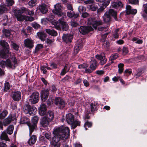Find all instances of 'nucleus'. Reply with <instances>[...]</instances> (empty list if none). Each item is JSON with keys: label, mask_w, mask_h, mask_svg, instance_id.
<instances>
[{"label": "nucleus", "mask_w": 147, "mask_h": 147, "mask_svg": "<svg viewBox=\"0 0 147 147\" xmlns=\"http://www.w3.org/2000/svg\"><path fill=\"white\" fill-rule=\"evenodd\" d=\"M69 129L68 127L58 128L53 132L54 135L51 142V147H60L61 140H65L69 136Z\"/></svg>", "instance_id": "obj_1"}, {"label": "nucleus", "mask_w": 147, "mask_h": 147, "mask_svg": "<svg viewBox=\"0 0 147 147\" xmlns=\"http://www.w3.org/2000/svg\"><path fill=\"white\" fill-rule=\"evenodd\" d=\"M0 45L2 48L0 51V56L3 58H5L8 54V56L9 57V47L8 43L4 40H1L0 41Z\"/></svg>", "instance_id": "obj_2"}, {"label": "nucleus", "mask_w": 147, "mask_h": 147, "mask_svg": "<svg viewBox=\"0 0 147 147\" xmlns=\"http://www.w3.org/2000/svg\"><path fill=\"white\" fill-rule=\"evenodd\" d=\"M59 22L56 20H54L52 22L55 28L57 30H60L61 28L60 24L62 26V28L64 31H66L69 28V26L67 23L64 21L63 18L58 20Z\"/></svg>", "instance_id": "obj_3"}, {"label": "nucleus", "mask_w": 147, "mask_h": 147, "mask_svg": "<svg viewBox=\"0 0 147 147\" xmlns=\"http://www.w3.org/2000/svg\"><path fill=\"white\" fill-rule=\"evenodd\" d=\"M66 121L69 124L71 125V127L75 128L77 126H80V122L78 121H74V115L71 113L67 114L66 115Z\"/></svg>", "instance_id": "obj_4"}, {"label": "nucleus", "mask_w": 147, "mask_h": 147, "mask_svg": "<svg viewBox=\"0 0 147 147\" xmlns=\"http://www.w3.org/2000/svg\"><path fill=\"white\" fill-rule=\"evenodd\" d=\"M39 93L38 92H35L32 93L28 98V103L31 104L37 103L39 99Z\"/></svg>", "instance_id": "obj_5"}, {"label": "nucleus", "mask_w": 147, "mask_h": 147, "mask_svg": "<svg viewBox=\"0 0 147 147\" xmlns=\"http://www.w3.org/2000/svg\"><path fill=\"white\" fill-rule=\"evenodd\" d=\"M14 14L17 20L19 21H23L24 20L32 21L34 20V18L32 17L26 16L18 13L15 12Z\"/></svg>", "instance_id": "obj_6"}, {"label": "nucleus", "mask_w": 147, "mask_h": 147, "mask_svg": "<svg viewBox=\"0 0 147 147\" xmlns=\"http://www.w3.org/2000/svg\"><path fill=\"white\" fill-rule=\"evenodd\" d=\"M6 61V67L14 69L17 65V61L16 57L12 56L7 59Z\"/></svg>", "instance_id": "obj_7"}, {"label": "nucleus", "mask_w": 147, "mask_h": 147, "mask_svg": "<svg viewBox=\"0 0 147 147\" xmlns=\"http://www.w3.org/2000/svg\"><path fill=\"white\" fill-rule=\"evenodd\" d=\"M54 9L53 10V13L59 16H61L63 15V17H66L65 13H62V7L59 3H57L54 5Z\"/></svg>", "instance_id": "obj_8"}, {"label": "nucleus", "mask_w": 147, "mask_h": 147, "mask_svg": "<svg viewBox=\"0 0 147 147\" xmlns=\"http://www.w3.org/2000/svg\"><path fill=\"white\" fill-rule=\"evenodd\" d=\"M38 120V117L36 116H35L33 117L32 119V123L31 124L30 123V124H28V126L30 131V135H31L32 132L35 129Z\"/></svg>", "instance_id": "obj_9"}, {"label": "nucleus", "mask_w": 147, "mask_h": 147, "mask_svg": "<svg viewBox=\"0 0 147 147\" xmlns=\"http://www.w3.org/2000/svg\"><path fill=\"white\" fill-rule=\"evenodd\" d=\"M96 1L101 5L100 8L97 10V12L98 13L102 11L108 5L110 2V0H96Z\"/></svg>", "instance_id": "obj_10"}, {"label": "nucleus", "mask_w": 147, "mask_h": 147, "mask_svg": "<svg viewBox=\"0 0 147 147\" xmlns=\"http://www.w3.org/2000/svg\"><path fill=\"white\" fill-rule=\"evenodd\" d=\"M88 24L92 26L94 29H96L98 26L102 24V22L100 20H96L94 19L89 18L88 20Z\"/></svg>", "instance_id": "obj_11"}, {"label": "nucleus", "mask_w": 147, "mask_h": 147, "mask_svg": "<svg viewBox=\"0 0 147 147\" xmlns=\"http://www.w3.org/2000/svg\"><path fill=\"white\" fill-rule=\"evenodd\" d=\"M36 111V109L35 107H31L28 104H27L24 107V111L26 114L28 113L30 115L33 114Z\"/></svg>", "instance_id": "obj_12"}, {"label": "nucleus", "mask_w": 147, "mask_h": 147, "mask_svg": "<svg viewBox=\"0 0 147 147\" xmlns=\"http://www.w3.org/2000/svg\"><path fill=\"white\" fill-rule=\"evenodd\" d=\"M55 104L59 109H62L65 105V103L64 100L60 97L56 98L55 99Z\"/></svg>", "instance_id": "obj_13"}, {"label": "nucleus", "mask_w": 147, "mask_h": 147, "mask_svg": "<svg viewBox=\"0 0 147 147\" xmlns=\"http://www.w3.org/2000/svg\"><path fill=\"white\" fill-rule=\"evenodd\" d=\"M49 94V90L47 89H45L42 90L40 93L41 99L44 102L46 101L48 97Z\"/></svg>", "instance_id": "obj_14"}, {"label": "nucleus", "mask_w": 147, "mask_h": 147, "mask_svg": "<svg viewBox=\"0 0 147 147\" xmlns=\"http://www.w3.org/2000/svg\"><path fill=\"white\" fill-rule=\"evenodd\" d=\"M95 57L97 59L100 60V64L101 65H104L106 62L107 59L105 58V55L103 53L100 55H96Z\"/></svg>", "instance_id": "obj_15"}, {"label": "nucleus", "mask_w": 147, "mask_h": 147, "mask_svg": "<svg viewBox=\"0 0 147 147\" xmlns=\"http://www.w3.org/2000/svg\"><path fill=\"white\" fill-rule=\"evenodd\" d=\"M33 41L30 38H27L24 41V46L25 47L31 49L34 47Z\"/></svg>", "instance_id": "obj_16"}, {"label": "nucleus", "mask_w": 147, "mask_h": 147, "mask_svg": "<svg viewBox=\"0 0 147 147\" xmlns=\"http://www.w3.org/2000/svg\"><path fill=\"white\" fill-rule=\"evenodd\" d=\"M80 32L83 34H85L88 32L90 31L93 30L91 26H81L80 27L79 29Z\"/></svg>", "instance_id": "obj_17"}, {"label": "nucleus", "mask_w": 147, "mask_h": 147, "mask_svg": "<svg viewBox=\"0 0 147 147\" xmlns=\"http://www.w3.org/2000/svg\"><path fill=\"white\" fill-rule=\"evenodd\" d=\"M73 38V36L69 34H63L62 37L63 41L66 43L71 42Z\"/></svg>", "instance_id": "obj_18"}, {"label": "nucleus", "mask_w": 147, "mask_h": 147, "mask_svg": "<svg viewBox=\"0 0 147 147\" xmlns=\"http://www.w3.org/2000/svg\"><path fill=\"white\" fill-rule=\"evenodd\" d=\"M126 13L127 14H135L137 12V10L136 9H132L131 6L127 5L126 7Z\"/></svg>", "instance_id": "obj_19"}, {"label": "nucleus", "mask_w": 147, "mask_h": 147, "mask_svg": "<svg viewBox=\"0 0 147 147\" xmlns=\"http://www.w3.org/2000/svg\"><path fill=\"white\" fill-rule=\"evenodd\" d=\"M21 92L18 91L14 92L12 93V98L13 100L16 101H18L21 98Z\"/></svg>", "instance_id": "obj_20"}, {"label": "nucleus", "mask_w": 147, "mask_h": 147, "mask_svg": "<svg viewBox=\"0 0 147 147\" xmlns=\"http://www.w3.org/2000/svg\"><path fill=\"white\" fill-rule=\"evenodd\" d=\"M90 68L92 70H94L96 68L97 65V62L95 58L92 57L90 62Z\"/></svg>", "instance_id": "obj_21"}, {"label": "nucleus", "mask_w": 147, "mask_h": 147, "mask_svg": "<svg viewBox=\"0 0 147 147\" xmlns=\"http://www.w3.org/2000/svg\"><path fill=\"white\" fill-rule=\"evenodd\" d=\"M16 120V117L14 115L10 114L5 119V122L6 124L10 123L12 121Z\"/></svg>", "instance_id": "obj_22"}, {"label": "nucleus", "mask_w": 147, "mask_h": 147, "mask_svg": "<svg viewBox=\"0 0 147 147\" xmlns=\"http://www.w3.org/2000/svg\"><path fill=\"white\" fill-rule=\"evenodd\" d=\"M47 107L45 105L42 104L41 105L39 109V113L40 115H43L46 113Z\"/></svg>", "instance_id": "obj_23"}, {"label": "nucleus", "mask_w": 147, "mask_h": 147, "mask_svg": "<svg viewBox=\"0 0 147 147\" xmlns=\"http://www.w3.org/2000/svg\"><path fill=\"white\" fill-rule=\"evenodd\" d=\"M49 121H49L46 117H44L41 119L40 123L43 127H45L48 125Z\"/></svg>", "instance_id": "obj_24"}, {"label": "nucleus", "mask_w": 147, "mask_h": 147, "mask_svg": "<svg viewBox=\"0 0 147 147\" xmlns=\"http://www.w3.org/2000/svg\"><path fill=\"white\" fill-rule=\"evenodd\" d=\"M39 9L40 12L43 14L46 13L48 11L46 5L42 4L39 6Z\"/></svg>", "instance_id": "obj_25"}, {"label": "nucleus", "mask_w": 147, "mask_h": 147, "mask_svg": "<svg viewBox=\"0 0 147 147\" xmlns=\"http://www.w3.org/2000/svg\"><path fill=\"white\" fill-rule=\"evenodd\" d=\"M54 116L53 112L51 111H49L48 112L45 117H46L49 121H51L53 119Z\"/></svg>", "instance_id": "obj_26"}, {"label": "nucleus", "mask_w": 147, "mask_h": 147, "mask_svg": "<svg viewBox=\"0 0 147 147\" xmlns=\"http://www.w3.org/2000/svg\"><path fill=\"white\" fill-rule=\"evenodd\" d=\"M37 137L34 135H33L30 138L28 141V143L30 145L34 144L36 142Z\"/></svg>", "instance_id": "obj_27"}, {"label": "nucleus", "mask_w": 147, "mask_h": 147, "mask_svg": "<svg viewBox=\"0 0 147 147\" xmlns=\"http://www.w3.org/2000/svg\"><path fill=\"white\" fill-rule=\"evenodd\" d=\"M37 35L41 40L44 41L45 40L46 34L44 32H39L37 33Z\"/></svg>", "instance_id": "obj_28"}, {"label": "nucleus", "mask_w": 147, "mask_h": 147, "mask_svg": "<svg viewBox=\"0 0 147 147\" xmlns=\"http://www.w3.org/2000/svg\"><path fill=\"white\" fill-rule=\"evenodd\" d=\"M67 15L68 17L70 18H76L79 16V14L75 13L74 11L71 12V11L67 12Z\"/></svg>", "instance_id": "obj_29"}, {"label": "nucleus", "mask_w": 147, "mask_h": 147, "mask_svg": "<svg viewBox=\"0 0 147 147\" xmlns=\"http://www.w3.org/2000/svg\"><path fill=\"white\" fill-rule=\"evenodd\" d=\"M82 44L80 43L79 44H76L74 48V54H77L79 51L82 49Z\"/></svg>", "instance_id": "obj_30"}, {"label": "nucleus", "mask_w": 147, "mask_h": 147, "mask_svg": "<svg viewBox=\"0 0 147 147\" xmlns=\"http://www.w3.org/2000/svg\"><path fill=\"white\" fill-rule=\"evenodd\" d=\"M108 13L110 16L111 15L113 16L115 20H117V19L116 16L117 12L115 11L113 9H111L109 10Z\"/></svg>", "instance_id": "obj_31"}, {"label": "nucleus", "mask_w": 147, "mask_h": 147, "mask_svg": "<svg viewBox=\"0 0 147 147\" xmlns=\"http://www.w3.org/2000/svg\"><path fill=\"white\" fill-rule=\"evenodd\" d=\"M111 5L113 7L115 8H117L119 7H122L123 6V4L120 1L113 2L112 3Z\"/></svg>", "instance_id": "obj_32"}, {"label": "nucleus", "mask_w": 147, "mask_h": 147, "mask_svg": "<svg viewBox=\"0 0 147 147\" xmlns=\"http://www.w3.org/2000/svg\"><path fill=\"white\" fill-rule=\"evenodd\" d=\"M45 31L48 34L53 36H56L57 34V32L54 30L47 29H46Z\"/></svg>", "instance_id": "obj_33"}, {"label": "nucleus", "mask_w": 147, "mask_h": 147, "mask_svg": "<svg viewBox=\"0 0 147 147\" xmlns=\"http://www.w3.org/2000/svg\"><path fill=\"white\" fill-rule=\"evenodd\" d=\"M111 19L110 16L108 14V12H106L103 17V19L104 22H108L110 21Z\"/></svg>", "instance_id": "obj_34"}, {"label": "nucleus", "mask_w": 147, "mask_h": 147, "mask_svg": "<svg viewBox=\"0 0 147 147\" xmlns=\"http://www.w3.org/2000/svg\"><path fill=\"white\" fill-rule=\"evenodd\" d=\"M30 119L26 117H24L21 118L20 123L21 124H30Z\"/></svg>", "instance_id": "obj_35"}, {"label": "nucleus", "mask_w": 147, "mask_h": 147, "mask_svg": "<svg viewBox=\"0 0 147 147\" xmlns=\"http://www.w3.org/2000/svg\"><path fill=\"white\" fill-rule=\"evenodd\" d=\"M69 70V68L68 67L67 64H66L64 67L63 69L60 73V75L61 76L64 75L66 72H68Z\"/></svg>", "instance_id": "obj_36"}, {"label": "nucleus", "mask_w": 147, "mask_h": 147, "mask_svg": "<svg viewBox=\"0 0 147 147\" xmlns=\"http://www.w3.org/2000/svg\"><path fill=\"white\" fill-rule=\"evenodd\" d=\"M0 139L2 140H4L7 141H9V139L6 133L5 132H3L1 134L0 136Z\"/></svg>", "instance_id": "obj_37"}, {"label": "nucleus", "mask_w": 147, "mask_h": 147, "mask_svg": "<svg viewBox=\"0 0 147 147\" xmlns=\"http://www.w3.org/2000/svg\"><path fill=\"white\" fill-rule=\"evenodd\" d=\"M14 127L13 125H9L7 129V132L9 134H11L13 132Z\"/></svg>", "instance_id": "obj_38"}, {"label": "nucleus", "mask_w": 147, "mask_h": 147, "mask_svg": "<svg viewBox=\"0 0 147 147\" xmlns=\"http://www.w3.org/2000/svg\"><path fill=\"white\" fill-rule=\"evenodd\" d=\"M27 9L26 8L23 7L18 10H16L15 12L18 13L22 14L23 13H26Z\"/></svg>", "instance_id": "obj_39"}, {"label": "nucleus", "mask_w": 147, "mask_h": 147, "mask_svg": "<svg viewBox=\"0 0 147 147\" xmlns=\"http://www.w3.org/2000/svg\"><path fill=\"white\" fill-rule=\"evenodd\" d=\"M8 113V111L6 110L3 111L0 114V119H4L7 115Z\"/></svg>", "instance_id": "obj_40"}, {"label": "nucleus", "mask_w": 147, "mask_h": 147, "mask_svg": "<svg viewBox=\"0 0 147 147\" xmlns=\"http://www.w3.org/2000/svg\"><path fill=\"white\" fill-rule=\"evenodd\" d=\"M124 65L123 63H120L118 65V67L119 68L118 72L121 74L123 70V67Z\"/></svg>", "instance_id": "obj_41"}, {"label": "nucleus", "mask_w": 147, "mask_h": 147, "mask_svg": "<svg viewBox=\"0 0 147 147\" xmlns=\"http://www.w3.org/2000/svg\"><path fill=\"white\" fill-rule=\"evenodd\" d=\"M85 4L88 5L89 7L92 4H94L95 1L94 0H87L84 2Z\"/></svg>", "instance_id": "obj_42"}, {"label": "nucleus", "mask_w": 147, "mask_h": 147, "mask_svg": "<svg viewBox=\"0 0 147 147\" xmlns=\"http://www.w3.org/2000/svg\"><path fill=\"white\" fill-rule=\"evenodd\" d=\"M88 65L87 64L84 63L82 64L79 65L78 66V68L80 69H84L87 68L88 67Z\"/></svg>", "instance_id": "obj_43"}, {"label": "nucleus", "mask_w": 147, "mask_h": 147, "mask_svg": "<svg viewBox=\"0 0 147 147\" xmlns=\"http://www.w3.org/2000/svg\"><path fill=\"white\" fill-rule=\"evenodd\" d=\"M118 57V55L117 53L112 54L110 57V60L111 61L114 60Z\"/></svg>", "instance_id": "obj_44"}, {"label": "nucleus", "mask_w": 147, "mask_h": 147, "mask_svg": "<svg viewBox=\"0 0 147 147\" xmlns=\"http://www.w3.org/2000/svg\"><path fill=\"white\" fill-rule=\"evenodd\" d=\"M7 11V8L3 5H0V14L5 12Z\"/></svg>", "instance_id": "obj_45"}, {"label": "nucleus", "mask_w": 147, "mask_h": 147, "mask_svg": "<svg viewBox=\"0 0 147 147\" xmlns=\"http://www.w3.org/2000/svg\"><path fill=\"white\" fill-rule=\"evenodd\" d=\"M86 8L82 6H80L79 7L78 10L80 13H83L86 11Z\"/></svg>", "instance_id": "obj_46"}, {"label": "nucleus", "mask_w": 147, "mask_h": 147, "mask_svg": "<svg viewBox=\"0 0 147 147\" xmlns=\"http://www.w3.org/2000/svg\"><path fill=\"white\" fill-rule=\"evenodd\" d=\"M119 31V29H117L115 30V31L114 32L113 36L116 38H118L119 35L118 32Z\"/></svg>", "instance_id": "obj_47"}, {"label": "nucleus", "mask_w": 147, "mask_h": 147, "mask_svg": "<svg viewBox=\"0 0 147 147\" xmlns=\"http://www.w3.org/2000/svg\"><path fill=\"white\" fill-rule=\"evenodd\" d=\"M36 2V0H31L28 2V5L31 7L34 6L35 5Z\"/></svg>", "instance_id": "obj_48"}, {"label": "nucleus", "mask_w": 147, "mask_h": 147, "mask_svg": "<svg viewBox=\"0 0 147 147\" xmlns=\"http://www.w3.org/2000/svg\"><path fill=\"white\" fill-rule=\"evenodd\" d=\"M11 45L12 47L16 50H18L19 48L18 46L16 43L11 42Z\"/></svg>", "instance_id": "obj_49"}, {"label": "nucleus", "mask_w": 147, "mask_h": 147, "mask_svg": "<svg viewBox=\"0 0 147 147\" xmlns=\"http://www.w3.org/2000/svg\"><path fill=\"white\" fill-rule=\"evenodd\" d=\"M3 32L6 37H8L10 35V32L9 30L6 29H4L3 30Z\"/></svg>", "instance_id": "obj_50"}, {"label": "nucleus", "mask_w": 147, "mask_h": 147, "mask_svg": "<svg viewBox=\"0 0 147 147\" xmlns=\"http://www.w3.org/2000/svg\"><path fill=\"white\" fill-rule=\"evenodd\" d=\"M14 2L13 0H6V4L8 6H11Z\"/></svg>", "instance_id": "obj_51"}, {"label": "nucleus", "mask_w": 147, "mask_h": 147, "mask_svg": "<svg viewBox=\"0 0 147 147\" xmlns=\"http://www.w3.org/2000/svg\"><path fill=\"white\" fill-rule=\"evenodd\" d=\"M109 45V42L107 40H105L103 43L102 46L105 48H108Z\"/></svg>", "instance_id": "obj_52"}, {"label": "nucleus", "mask_w": 147, "mask_h": 147, "mask_svg": "<svg viewBox=\"0 0 147 147\" xmlns=\"http://www.w3.org/2000/svg\"><path fill=\"white\" fill-rule=\"evenodd\" d=\"M10 85L9 84L8 82H6L5 83L4 85V90L7 91L9 89Z\"/></svg>", "instance_id": "obj_53"}, {"label": "nucleus", "mask_w": 147, "mask_h": 147, "mask_svg": "<svg viewBox=\"0 0 147 147\" xmlns=\"http://www.w3.org/2000/svg\"><path fill=\"white\" fill-rule=\"evenodd\" d=\"M43 47V45L41 44L37 45L35 48V51L36 52L38 51L39 50L42 49Z\"/></svg>", "instance_id": "obj_54"}, {"label": "nucleus", "mask_w": 147, "mask_h": 147, "mask_svg": "<svg viewBox=\"0 0 147 147\" xmlns=\"http://www.w3.org/2000/svg\"><path fill=\"white\" fill-rule=\"evenodd\" d=\"M86 125L88 126V127H91L92 125V123L91 122L88 121H87L85 122L84 125V127H85V130H86L87 129V128L86 127Z\"/></svg>", "instance_id": "obj_55"}, {"label": "nucleus", "mask_w": 147, "mask_h": 147, "mask_svg": "<svg viewBox=\"0 0 147 147\" xmlns=\"http://www.w3.org/2000/svg\"><path fill=\"white\" fill-rule=\"evenodd\" d=\"M96 105L95 103H92L90 104L91 110V111L93 112L95 111L96 108Z\"/></svg>", "instance_id": "obj_56"}, {"label": "nucleus", "mask_w": 147, "mask_h": 147, "mask_svg": "<svg viewBox=\"0 0 147 147\" xmlns=\"http://www.w3.org/2000/svg\"><path fill=\"white\" fill-rule=\"evenodd\" d=\"M98 7L96 6H95L94 4H92L89 7V8L90 10L92 11H94L96 10L97 9Z\"/></svg>", "instance_id": "obj_57"}, {"label": "nucleus", "mask_w": 147, "mask_h": 147, "mask_svg": "<svg viewBox=\"0 0 147 147\" xmlns=\"http://www.w3.org/2000/svg\"><path fill=\"white\" fill-rule=\"evenodd\" d=\"M32 26L35 29H37L40 27V25L37 23L34 22L31 24Z\"/></svg>", "instance_id": "obj_58"}, {"label": "nucleus", "mask_w": 147, "mask_h": 147, "mask_svg": "<svg viewBox=\"0 0 147 147\" xmlns=\"http://www.w3.org/2000/svg\"><path fill=\"white\" fill-rule=\"evenodd\" d=\"M66 7L67 9L71 11H73V9L72 7V5L70 3L67 4L66 5Z\"/></svg>", "instance_id": "obj_59"}, {"label": "nucleus", "mask_w": 147, "mask_h": 147, "mask_svg": "<svg viewBox=\"0 0 147 147\" xmlns=\"http://www.w3.org/2000/svg\"><path fill=\"white\" fill-rule=\"evenodd\" d=\"M0 66L2 68H4L6 67V61L5 62L3 61H1L0 62Z\"/></svg>", "instance_id": "obj_60"}, {"label": "nucleus", "mask_w": 147, "mask_h": 147, "mask_svg": "<svg viewBox=\"0 0 147 147\" xmlns=\"http://www.w3.org/2000/svg\"><path fill=\"white\" fill-rule=\"evenodd\" d=\"M50 64L52 69L57 68V65L56 63L53 62H51L50 63Z\"/></svg>", "instance_id": "obj_61"}, {"label": "nucleus", "mask_w": 147, "mask_h": 147, "mask_svg": "<svg viewBox=\"0 0 147 147\" xmlns=\"http://www.w3.org/2000/svg\"><path fill=\"white\" fill-rule=\"evenodd\" d=\"M46 68L45 66H42L40 67V69L42 71L43 73L44 74H45L46 73L47 71L46 69Z\"/></svg>", "instance_id": "obj_62"}, {"label": "nucleus", "mask_w": 147, "mask_h": 147, "mask_svg": "<svg viewBox=\"0 0 147 147\" xmlns=\"http://www.w3.org/2000/svg\"><path fill=\"white\" fill-rule=\"evenodd\" d=\"M26 14H28L29 15L33 16L34 14V11H30L27 9Z\"/></svg>", "instance_id": "obj_63"}, {"label": "nucleus", "mask_w": 147, "mask_h": 147, "mask_svg": "<svg viewBox=\"0 0 147 147\" xmlns=\"http://www.w3.org/2000/svg\"><path fill=\"white\" fill-rule=\"evenodd\" d=\"M123 54L124 55H126L128 53L127 49L125 47H124L122 49Z\"/></svg>", "instance_id": "obj_64"}]
</instances>
